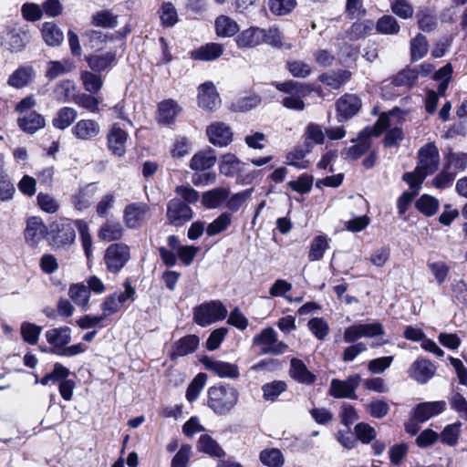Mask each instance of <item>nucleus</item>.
Wrapping results in <instances>:
<instances>
[{
  "instance_id": "a211bd4d",
  "label": "nucleus",
  "mask_w": 467,
  "mask_h": 467,
  "mask_svg": "<svg viewBox=\"0 0 467 467\" xmlns=\"http://www.w3.org/2000/svg\"><path fill=\"white\" fill-rule=\"evenodd\" d=\"M436 367L425 358L416 359L409 369L410 377L420 384L427 383L435 374Z\"/></svg>"
},
{
  "instance_id": "13d9d810",
  "label": "nucleus",
  "mask_w": 467,
  "mask_h": 467,
  "mask_svg": "<svg viewBox=\"0 0 467 467\" xmlns=\"http://www.w3.org/2000/svg\"><path fill=\"white\" fill-rule=\"evenodd\" d=\"M427 266L431 275L434 276L438 285H441L446 281L450 272V266L447 265V263L444 261H429Z\"/></svg>"
},
{
  "instance_id": "8fccbe9b",
  "label": "nucleus",
  "mask_w": 467,
  "mask_h": 467,
  "mask_svg": "<svg viewBox=\"0 0 467 467\" xmlns=\"http://www.w3.org/2000/svg\"><path fill=\"white\" fill-rule=\"evenodd\" d=\"M74 223L79 232L84 253L89 259L92 256V237L88 232V225L83 220H76Z\"/></svg>"
},
{
  "instance_id": "473e14b6",
  "label": "nucleus",
  "mask_w": 467,
  "mask_h": 467,
  "mask_svg": "<svg viewBox=\"0 0 467 467\" xmlns=\"http://www.w3.org/2000/svg\"><path fill=\"white\" fill-rule=\"evenodd\" d=\"M41 34L45 43L49 47L59 46L64 40L62 30L53 22L43 23Z\"/></svg>"
},
{
  "instance_id": "f8f14e48",
  "label": "nucleus",
  "mask_w": 467,
  "mask_h": 467,
  "mask_svg": "<svg viewBox=\"0 0 467 467\" xmlns=\"http://www.w3.org/2000/svg\"><path fill=\"white\" fill-rule=\"evenodd\" d=\"M361 100L355 94H345L337 102V113L338 122H344L355 116L361 108Z\"/></svg>"
},
{
  "instance_id": "4c0bfd02",
  "label": "nucleus",
  "mask_w": 467,
  "mask_h": 467,
  "mask_svg": "<svg viewBox=\"0 0 467 467\" xmlns=\"http://www.w3.org/2000/svg\"><path fill=\"white\" fill-rule=\"evenodd\" d=\"M123 233L124 230L119 222L107 221L99 231V238L106 242L117 241L123 236Z\"/></svg>"
},
{
  "instance_id": "c756f323",
  "label": "nucleus",
  "mask_w": 467,
  "mask_h": 467,
  "mask_svg": "<svg viewBox=\"0 0 467 467\" xmlns=\"http://www.w3.org/2000/svg\"><path fill=\"white\" fill-rule=\"evenodd\" d=\"M181 108L173 99L161 101L158 107V121L162 124H171L180 113Z\"/></svg>"
},
{
  "instance_id": "9d476101",
  "label": "nucleus",
  "mask_w": 467,
  "mask_h": 467,
  "mask_svg": "<svg viewBox=\"0 0 467 467\" xmlns=\"http://www.w3.org/2000/svg\"><path fill=\"white\" fill-rule=\"evenodd\" d=\"M166 217L168 223L181 227L193 217L192 208L180 198H173L167 203Z\"/></svg>"
},
{
  "instance_id": "ddd939ff",
  "label": "nucleus",
  "mask_w": 467,
  "mask_h": 467,
  "mask_svg": "<svg viewBox=\"0 0 467 467\" xmlns=\"http://www.w3.org/2000/svg\"><path fill=\"white\" fill-rule=\"evenodd\" d=\"M198 105L204 110L213 111L221 105V99L214 84L211 81L201 84L198 88Z\"/></svg>"
},
{
  "instance_id": "a18cd8bd",
  "label": "nucleus",
  "mask_w": 467,
  "mask_h": 467,
  "mask_svg": "<svg viewBox=\"0 0 467 467\" xmlns=\"http://www.w3.org/2000/svg\"><path fill=\"white\" fill-rule=\"evenodd\" d=\"M197 448L199 451L216 458L224 456V451L220 447L216 441L209 435H202L199 438Z\"/></svg>"
},
{
  "instance_id": "79ce46f5",
  "label": "nucleus",
  "mask_w": 467,
  "mask_h": 467,
  "mask_svg": "<svg viewBox=\"0 0 467 467\" xmlns=\"http://www.w3.org/2000/svg\"><path fill=\"white\" fill-rule=\"evenodd\" d=\"M116 59V53L108 51L101 54H96L87 58L89 67L94 71H103L110 67Z\"/></svg>"
},
{
  "instance_id": "aec40b11",
  "label": "nucleus",
  "mask_w": 467,
  "mask_h": 467,
  "mask_svg": "<svg viewBox=\"0 0 467 467\" xmlns=\"http://www.w3.org/2000/svg\"><path fill=\"white\" fill-rule=\"evenodd\" d=\"M206 132L210 142L219 147L227 146L233 139L231 129L222 122L211 124Z\"/></svg>"
},
{
  "instance_id": "58836bf2",
  "label": "nucleus",
  "mask_w": 467,
  "mask_h": 467,
  "mask_svg": "<svg viewBox=\"0 0 467 467\" xmlns=\"http://www.w3.org/2000/svg\"><path fill=\"white\" fill-rule=\"evenodd\" d=\"M199 346V337L195 335H189L178 340L174 345L171 353L172 358L183 357L195 351Z\"/></svg>"
},
{
  "instance_id": "bb28decb",
  "label": "nucleus",
  "mask_w": 467,
  "mask_h": 467,
  "mask_svg": "<svg viewBox=\"0 0 467 467\" xmlns=\"http://www.w3.org/2000/svg\"><path fill=\"white\" fill-rule=\"evenodd\" d=\"M17 123L19 128L25 132L33 134L45 127L46 120L41 114L36 111H31L18 118Z\"/></svg>"
},
{
  "instance_id": "f03ea898",
  "label": "nucleus",
  "mask_w": 467,
  "mask_h": 467,
  "mask_svg": "<svg viewBox=\"0 0 467 467\" xmlns=\"http://www.w3.org/2000/svg\"><path fill=\"white\" fill-rule=\"evenodd\" d=\"M208 407L217 415L229 414L239 400V391L230 384H219L208 389Z\"/></svg>"
},
{
  "instance_id": "7ed1b4c3",
  "label": "nucleus",
  "mask_w": 467,
  "mask_h": 467,
  "mask_svg": "<svg viewBox=\"0 0 467 467\" xmlns=\"http://www.w3.org/2000/svg\"><path fill=\"white\" fill-rule=\"evenodd\" d=\"M391 114H382L373 126L361 130L358 137V143L342 152L345 158L357 160L365 154L371 147V137H378L390 124Z\"/></svg>"
},
{
  "instance_id": "69168bd1",
  "label": "nucleus",
  "mask_w": 467,
  "mask_h": 467,
  "mask_svg": "<svg viewBox=\"0 0 467 467\" xmlns=\"http://www.w3.org/2000/svg\"><path fill=\"white\" fill-rule=\"evenodd\" d=\"M373 27L371 21L355 22L347 31V36L350 40H358L364 37Z\"/></svg>"
},
{
  "instance_id": "774afa93",
  "label": "nucleus",
  "mask_w": 467,
  "mask_h": 467,
  "mask_svg": "<svg viewBox=\"0 0 467 467\" xmlns=\"http://www.w3.org/2000/svg\"><path fill=\"white\" fill-rule=\"evenodd\" d=\"M366 410L371 417L382 419L389 413V406L382 399H377L368 403Z\"/></svg>"
},
{
  "instance_id": "39448f33",
  "label": "nucleus",
  "mask_w": 467,
  "mask_h": 467,
  "mask_svg": "<svg viewBox=\"0 0 467 467\" xmlns=\"http://www.w3.org/2000/svg\"><path fill=\"white\" fill-rule=\"evenodd\" d=\"M275 87L278 90L288 94L282 101L285 108L297 111L305 109V102L302 98L310 94L311 89L309 87L292 80L277 83Z\"/></svg>"
},
{
  "instance_id": "5fc2aeb1",
  "label": "nucleus",
  "mask_w": 467,
  "mask_h": 467,
  "mask_svg": "<svg viewBox=\"0 0 467 467\" xmlns=\"http://www.w3.org/2000/svg\"><path fill=\"white\" fill-rule=\"evenodd\" d=\"M418 76L417 69H404L392 78V84L397 87L411 88L418 79Z\"/></svg>"
},
{
  "instance_id": "de8ad7c7",
  "label": "nucleus",
  "mask_w": 467,
  "mask_h": 467,
  "mask_svg": "<svg viewBox=\"0 0 467 467\" xmlns=\"http://www.w3.org/2000/svg\"><path fill=\"white\" fill-rule=\"evenodd\" d=\"M312 150V148L304 142V145L296 148L292 150L288 156V164L295 166L297 169H306L308 165L307 161L303 159Z\"/></svg>"
},
{
  "instance_id": "864d4df0",
  "label": "nucleus",
  "mask_w": 467,
  "mask_h": 467,
  "mask_svg": "<svg viewBox=\"0 0 467 467\" xmlns=\"http://www.w3.org/2000/svg\"><path fill=\"white\" fill-rule=\"evenodd\" d=\"M207 380L204 373H199L189 384L186 390V399L189 402L196 400L201 391L203 389Z\"/></svg>"
},
{
  "instance_id": "6e6d98bb",
  "label": "nucleus",
  "mask_w": 467,
  "mask_h": 467,
  "mask_svg": "<svg viewBox=\"0 0 467 467\" xmlns=\"http://www.w3.org/2000/svg\"><path fill=\"white\" fill-rule=\"evenodd\" d=\"M296 6V0H269L268 7L275 16H286Z\"/></svg>"
},
{
  "instance_id": "c85d7f7f",
  "label": "nucleus",
  "mask_w": 467,
  "mask_h": 467,
  "mask_svg": "<svg viewBox=\"0 0 467 467\" xmlns=\"http://www.w3.org/2000/svg\"><path fill=\"white\" fill-rule=\"evenodd\" d=\"M216 35L220 37H232L239 32L237 22L225 15L219 16L214 21Z\"/></svg>"
},
{
  "instance_id": "4468645a",
  "label": "nucleus",
  "mask_w": 467,
  "mask_h": 467,
  "mask_svg": "<svg viewBox=\"0 0 467 467\" xmlns=\"http://www.w3.org/2000/svg\"><path fill=\"white\" fill-rule=\"evenodd\" d=\"M72 330L68 327H60L48 329L45 333L47 343L51 346V352L59 356L67 345L71 341Z\"/></svg>"
},
{
  "instance_id": "20e7f679",
  "label": "nucleus",
  "mask_w": 467,
  "mask_h": 467,
  "mask_svg": "<svg viewBox=\"0 0 467 467\" xmlns=\"http://www.w3.org/2000/svg\"><path fill=\"white\" fill-rule=\"evenodd\" d=\"M227 313V308L221 301L211 300L193 308V320L201 327H207L223 320Z\"/></svg>"
},
{
  "instance_id": "6ab92c4d",
  "label": "nucleus",
  "mask_w": 467,
  "mask_h": 467,
  "mask_svg": "<svg viewBox=\"0 0 467 467\" xmlns=\"http://www.w3.org/2000/svg\"><path fill=\"white\" fill-rule=\"evenodd\" d=\"M109 150L119 157L123 156L126 152V142L128 133L122 130L118 124H113L107 135Z\"/></svg>"
},
{
  "instance_id": "603ef678",
  "label": "nucleus",
  "mask_w": 467,
  "mask_h": 467,
  "mask_svg": "<svg viewBox=\"0 0 467 467\" xmlns=\"http://www.w3.org/2000/svg\"><path fill=\"white\" fill-rule=\"evenodd\" d=\"M439 201L431 195L423 194L417 202V209L426 216L434 215L439 209Z\"/></svg>"
},
{
  "instance_id": "e2e57ef3",
  "label": "nucleus",
  "mask_w": 467,
  "mask_h": 467,
  "mask_svg": "<svg viewBox=\"0 0 467 467\" xmlns=\"http://www.w3.org/2000/svg\"><path fill=\"white\" fill-rule=\"evenodd\" d=\"M253 192V188L246 189L244 191L239 192L237 193L233 194L230 198L226 200V207L233 213L237 212L243 204L251 198Z\"/></svg>"
},
{
  "instance_id": "6e6552de",
  "label": "nucleus",
  "mask_w": 467,
  "mask_h": 467,
  "mask_svg": "<svg viewBox=\"0 0 467 467\" xmlns=\"http://www.w3.org/2000/svg\"><path fill=\"white\" fill-rule=\"evenodd\" d=\"M48 234L57 247L72 244L76 238L75 223L68 219L56 221L50 224Z\"/></svg>"
},
{
  "instance_id": "f257e3e1",
  "label": "nucleus",
  "mask_w": 467,
  "mask_h": 467,
  "mask_svg": "<svg viewBox=\"0 0 467 467\" xmlns=\"http://www.w3.org/2000/svg\"><path fill=\"white\" fill-rule=\"evenodd\" d=\"M417 165L412 172H406L403 180L410 189L420 191L425 178L436 172L440 166V152L434 142H428L418 151Z\"/></svg>"
},
{
  "instance_id": "7c9ffc66",
  "label": "nucleus",
  "mask_w": 467,
  "mask_h": 467,
  "mask_svg": "<svg viewBox=\"0 0 467 467\" xmlns=\"http://www.w3.org/2000/svg\"><path fill=\"white\" fill-rule=\"evenodd\" d=\"M289 374L294 379L304 384H311L316 379V376L311 373L305 363L298 358L291 359Z\"/></svg>"
},
{
  "instance_id": "338daca9",
  "label": "nucleus",
  "mask_w": 467,
  "mask_h": 467,
  "mask_svg": "<svg viewBox=\"0 0 467 467\" xmlns=\"http://www.w3.org/2000/svg\"><path fill=\"white\" fill-rule=\"evenodd\" d=\"M94 192L89 186H86L73 196V204L76 209L82 211L89 207Z\"/></svg>"
},
{
  "instance_id": "09e8293b",
  "label": "nucleus",
  "mask_w": 467,
  "mask_h": 467,
  "mask_svg": "<svg viewBox=\"0 0 467 467\" xmlns=\"http://www.w3.org/2000/svg\"><path fill=\"white\" fill-rule=\"evenodd\" d=\"M73 67V64L69 60L49 61L47 65L46 77L52 80L62 76Z\"/></svg>"
},
{
  "instance_id": "37998d69",
  "label": "nucleus",
  "mask_w": 467,
  "mask_h": 467,
  "mask_svg": "<svg viewBox=\"0 0 467 467\" xmlns=\"http://www.w3.org/2000/svg\"><path fill=\"white\" fill-rule=\"evenodd\" d=\"M243 163L234 154H224L220 161V172L228 177H234L242 170Z\"/></svg>"
},
{
  "instance_id": "f704fd0d",
  "label": "nucleus",
  "mask_w": 467,
  "mask_h": 467,
  "mask_svg": "<svg viewBox=\"0 0 467 467\" xmlns=\"http://www.w3.org/2000/svg\"><path fill=\"white\" fill-rule=\"evenodd\" d=\"M229 193L227 188L218 187L204 192L202 202L208 209H215L228 198Z\"/></svg>"
},
{
  "instance_id": "c03bdc74",
  "label": "nucleus",
  "mask_w": 467,
  "mask_h": 467,
  "mask_svg": "<svg viewBox=\"0 0 467 467\" xmlns=\"http://www.w3.org/2000/svg\"><path fill=\"white\" fill-rule=\"evenodd\" d=\"M259 459L262 464L267 467H282L285 464L284 454L276 448L264 449L259 454Z\"/></svg>"
},
{
  "instance_id": "2f4dec72",
  "label": "nucleus",
  "mask_w": 467,
  "mask_h": 467,
  "mask_svg": "<svg viewBox=\"0 0 467 467\" xmlns=\"http://www.w3.org/2000/svg\"><path fill=\"white\" fill-rule=\"evenodd\" d=\"M68 296L75 305L87 310L89 305L90 292L83 283L73 284L68 288Z\"/></svg>"
},
{
  "instance_id": "a19ab883",
  "label": "nucleus",
  "mask_w": 467,
  "mask_h": 467,
  "mask_svg": "<svg viewBox=\"0 0 467 467\" xmlns=\"http://www.w3.org/2000/svg\"><path fill=\"white\" fill-rule=\"evenodd\" d=\"M78 112L70 107L61 108L52 119V124L56 129L64 130L68 128L77 119Z\"/></svg>"
},
{
  "instance_id": "0e129e2a",
  "label": "nucleus",
  "mask_w": 467,
  "mask_h": 467,
  "mask_svg": "<svg viewBox=\"0 0 467 467\" xmlns=\"http://www.w3.org/2000/svg\"><path fill=\"white\" fill-rule=\"evenodd\" d=\"M314 178L312 175L304 173L296 180L288 182V186L295 192L305 194L311 191Z\"/></svg>"
},
{
  "instance_id": "4d7b16f0",
  "label": "nucleus",
  "mask_w": 467,
  "mask_h": 467,
  "mask_svg": "<svg viewBox=\"0 0 467 467\" xmlns=\"http://www.w3.org/2000/svg\"><path fill=\"white\" fill-rule=\"evenodd\" d=\"M231 214L227 213H223L213 222L208 224V226L206 227L207 235L213 236L225 231L231 224Z\"/></svg>"
},
{
  "instance_id": "bf43d9fd",
  "label": "nucleus",
  "mask_w": 467,
  "mask_h": 467,
  "mask_svg": "<svg viewBox=\"0 0 467 467\" xmlns=\"http://www.w3.org/2000/svg\"><path fill=\"white\" fill-rule=\"evenodd\" d=\"M428 47L426 37L418 34L410 42L411 59L417 61L422 58L428 52Z\"/></svg>"
},
{
  "instance_id": "423d86ee",
  "label": "nucleus",
  "mask_w": 467,
  "mask_h": 467,
  "mask_svg": "<svg viewBox=\"0 0 467 467\" xmlns=\"http://www.w3.org/2000/svg\"><path fill=\"white\" fill-rule=\"evenodd\" d=\"M130 259V246L123 243L109 245L104 254V263L109 272L119 273Z\"/></svg>"
},
{
  "instance_id": "c9c22d12",
  "label": "nucleus",
  "mask_w": 467,
  "mask_h": 467,
  "mask_svg": "<svg viewBox=\"0 0 467 467\" xmlns=\"http://www.w3.org/2000/svg\"><path fill=\"white\" fill-rule=\"evenodd\" d=\"M350 78V71L339 69L324 73L319 77V79L323 84L334 89H337L345 83H347Z\"/></svg>"
},
{
  "instance_id": "680f3d73",
  "label": "nucleus",
  "mask_w": 467,
  "mask_h": 467,
  "mask_svg": "<svg viewBox=\"0 0 467 467\" xmlns=\"http://www.w3.org/2000/svg\"><path fill=\"white\" fill-rule=\"evenodd\" d=\"M42 327L29 322H24L21 325V335L26 343L36 345L41 334Z\"/></svg>"
},
{
  "instance_id": "052dcab7",
  "label": "nucleus",
  "mask_w": 467,
  "mask_h": 467,
  "mask_svg": "<svg viewBox=\"0 0 467 467\" xmlns=\"http://www.w3.org/2000/svg\"><path fill=\"white\" fill-rule=\"evenodd\" d=\"M286 389V384L281 380H275L263 385V397L265 400L275 401L281 393Z\"/></svg>"
},
{
  "instance_id": "ea45409f",
  "label": "nucleus",
  "mask_w": 467,
  "mask_h": 467,
  "mask_svg": "<svg viewBox=\"0 0 467 467\" xmlns=\"http://www.w3.org/2000/svg\"><path fill=\"white\" fill-rule=\"evenodd\" d=\"M461 434L462 423L456 421L446 425L441 433H439V439L442 444L454 447L458 444Z\"/></svg>"
},
{
  "instance_id": "412c9836",
  "label": "nucleus",
  "mask_w": 467,
  "mask_h": 467,
  "mask_svg": "<svg viewBox=\"0 0 467 467\" xmlns=\"http://www.w3.org/2000/svg\"><path fill=\"white\" fill-rule=\"evenodd\" d=\"M71 132L78 140H91L100 133V126L94 119H80L72 127Z\"/></svg>"
},
{
  "instance_id": "393cba45",
  "label": "nucleus",
  "mask_w": 467,
  "mask_h": 467,
  "mask_svg": "<svg viewBox=\"0 0 467 467\" xmlns=\"http://www.w3.org/2000/svg\"><path fill=\"white\" fill-rule=\"evenodd\" d=\"M47 234V229L42 220L37 217L28 219L27 225L25 230V237L26 242L31 245H36Z\"/></svg>"
},
{
  "instance_id": "5701e85b",
  "label": "nucleus",
  "mask_w": 467,
  "mask_h": 467,
  "mask_svg": "<svg viewBox=\"0 0 467 467\" xmlns=\"http://www.w3.org/2000/svg\"><path fill=\"white\" fill-rule=\"evenodd\" d=\"M263 28L251 26L239 33L235 38L239 48H254L263 44Z\"/></svg>"
},
{
  "instance_id": "72a5a7b5",
  "label": "nucleus",
  "mask_w": 467,
  "mask_h": 467,
  "mask_svg": "<svg viewBox=\"0 0 467 467\" xmlns=\"http://www.w3.org/2000/svg\"><path fill=\"white\" fill-rule=\"evenodd\" d=\"M304 142L309 147L313 148L314 145H321L326 140V130L317 123H308L303 134Z\"/></svg>"
},
{
  "instance_id": "f3484780",
  "label": "nucleus",
  "mask_w": 467,
  "mask_h": 467,
  "mask_svg": "<svg viewBox=\"0 0 467 467\" xmlns=\"http://www.w3.org/2000/svg\"><path fill=\"white\" fill-rule=\"evenodd\" d=\"M446 410L444 400L429 401L418 404L413 409V419L420 423H423L431 418L440 415Z\"/></svg>"
},
{
  "instance_id": "a878e982",
  "label": "nucleus",
  "mask_w": 467,
  "mask_h": 467,
  "mask_svg": "<svg viewBox=\"0 0 467 467\" xmlns=\"http://www.w3.org/2000/svg\"><path fill=\"white\" fill-rule=\"evenodd\" d=\"M223 53V47L219 43H207L191 52L194 60L212 61L220 57Z\"/></svg>"
},
{
  "instance_id": "e433bc0d",
  "label": "nucleus",
  "mask_w": 467,
  "mask_h": 467,
  "mask_svg": "<svg viewBox=\"0 0 467 467\" xmlns=\"http://www.w3.org/2000/svg\"><path fill=\"white\" fill-rule=\"evenodd\" d=\"M328 248L329 242L326 235L320 234L315 236L309 244V250L307 254L308 260L310 262L321 260Z\"/></svg>"
},
{
  "instance_id": "49530a36",
  "label": "nucleus",
  "mask_w": 467,
  "mask_h": 467,
  "mask_svg": "<svg viewBox=\"0 0 467 467\" xmlns=\"http://www.w3.org/2000/svg\"><path fill=\"white\" fill-rule=\"evenodd\" d=\"M159 16L161 25L165 27L173 26L179 20L177 9L172 3L164 2L160 10Z\"/></svg>"
},
{
  "instance_id": "cd10ccee",
  "label": "nucleus",
  "mask_w": 467,
  "mask_h": 467,
  "mask_svg": "<svg viewBox=\"0 0 467 467\" xmlns=\"http://www.w3.org/2000/svg\"><path fill=\"white\" fill-rule=\"evenodd\" d=\"M216 161V155L213 150L195 153L190 161V168L195 171H203L212 168Z\"/></svg>"
},
{
  "instance_id": "9b49d317",
  "label": "nucleus",
  "mask_w": 467,
  "mask_h": 467,
  "mask_svg": "<svg viewBox=\"0 0 467 467\" xmlns=\"http://www.w3.org/2000/svg\"><path fill=\"white\" fill-rule=\"evenodd\" d=\"M202 363L205 369L213 373L219 378L237 379L239 377V368L234 363H230L209 357L202 358Z\"/></svg>"
},
{
  "instance_id": "4be33fe9",
  "label": "nucleus",
  "mask_w": 467,
  "mask_h": 467,
  "mask_svg": "<svg viewBox=\"0 0 467 467\" xmlns=\"http://www.w3.org/2000/svg\"><path fill=\"white\" fill-rule=\"evenodd\" d=\"M35 78L34 67L31 65H22L9 76L7 84L15 88H23L31 84Z\"/></svg>"
},
{
  "instance_id": "3c124183",
  "label": "nucleus",
  "mask_w": 467,
  "mask_h": 467,
  "mask_svg": "<svg viewBox=\"0 0 467 467\" xmlns=\"http://www.w3.org/2000/svg\"><path fill=\"white\" fill-rule=\"evenodd\" d=\"M69 369L63 366L60 363H56L54 365V368L50 373H47L45 375L41 380L40 383L42 385H48L50 383L55 384L57 382H61L62 380H65L68 375H69Z\"/></svg>"
},
{
  "instance_id": "1a4fd4ad",
  "label": "nucleus",
  "mask_w": 467,
  "mask_h": 467,
  "mask_svg": "<svg viewBox=\"0 0 467 467\" xmlns=\"http://www.w3.org/2000/svg\"><path fill=\"white\" fill-rule=\"evenodd\" d=\"M254 344L259 346L265 354L280 355L286 351L288 346L278 340L277 334L272 327L264 328L254 337Z\"/></svg>"
},
{
  "instance_id": "2eb2a0df",
  "label": "nucleus",
  "mask_w": 467,
  "mask_h": 467,
  "mask_svg": "<svg viewBox=\"0 0 467 467\" xmlns=\"http://www.w3.org/2000/svg\"><path fill=\"white\" fill-rule=\"evenodd\" d=\"M148 212L149 206L144 202H134L127 205L123 211L125 225L130 229L140 227Z\"/></svg>"
},
{
  "instance_id": "0eeeda50",
  "label": "nucleus",
  "mask_w": 467,
  "mask_h": 467,
  "mask_svg": "<svg viewBox=\"0 0 467 467\" xmlns=\"http://www.w3.org/2000/svg\"><path fill=\"white\" fill-rule=\"evenodd\" d=\"M361 382L359 374H353L346 379H333L329 386V395L335 399L357 400V389Z\"/></svg>"
},
{
  "instance_id": "dca6fc26",
  "label": "nucleus",
  "mask_w": 467,
  "mask_h": 467,
  "mask_svg": "<svg viewBox=\"0 0 467 467\" xmlns=\"http://www.w3.org/2000/svg\"><path fill=\"white\" fill-rule=\"evenodd\" d=\"M29 41L27 31L22 28L6 30L2 37V46L10 52H19Z\"/></svg>"
},
{
  "instance_id": "b1692460",
  "label": "nucleus",
  "mask_w": 467,
  "mask_h": 467,
  "mask_svg": "<svg viewBox=\"0 0 467 467\" xmlns=\"http://www.w3.org/2000/svg\"><path fill=\"white\" fill-rule=\"evenodd\" d=\"M443 165L453 172L463 171L467 168V152L447 148L443 151Z\"/></svg>"
}]
</instances>
